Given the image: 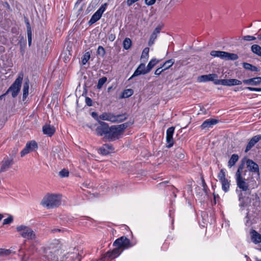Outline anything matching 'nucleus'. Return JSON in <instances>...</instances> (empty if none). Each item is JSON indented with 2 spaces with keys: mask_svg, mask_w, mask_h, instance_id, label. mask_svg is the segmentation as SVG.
I'll list each match as a JSON object with an SVG mask.
<instances>
[{
  "mask_svg": "<svg viewBox=\"0 0 261 261\" xmlns=\"http://www.w3.org/2000/svg\"><path fill=\"white\" fill-rule=\"evenodd\" d=\"M41 203L48 208H53L60 204L61 197L59 195L47 194L43 198Z\"/></svg>",
  "mask_w": 261,
  "mask_h": 261,
  "instance_id": "f257e3e1",
  "label": "nucleus"
},
{
  "mask_svg": "<svg viewBox=\"0 0 261 261\" xmlns=\"http://www.w3.org/2000/svg\"><path fill=\"white\" fill-rule=\"evenodd\" d=\"M17 231L20 235L24 239L29 240H36L37 236L33 230L29 226L20 225L16 227Z\"/></svg>",
  "mask_w": 261,
  "mask_h": 261,
  "instance_id": "f03ea898",
  "label": "nucleus"
},
{
  "mask_svg": "<svg viewBox=\"0 0 261 261\" xmlns=\"http://www.w3.org/2000/svg\"><path fill=\"white\" fill-rule=\"evenodd\" d=\"M128 126V123H124L118 125H113L110 127V132L108 134V139L111 140L118 139L124 130Z\"/></svg>",
  "mask_w": 261,
  "mask_h": 261,
  "instance_id": "7ed1b4c3",
  "label": "nucleus"
},
{
  "mask_svg": "<svg viewBox=\"0 0 261 261\" xmlns=\"http://www.w3.org/2000/svg\"><path fill=\"white\" fill-rule=\"evenodd\" d=\"M23 77V74L22 72L19 73L14 82L6 91V93L11 92L12 96L13 98L16 97L20 91Z\"/></svg>",
  "mask_w": 261,
  "mask_h": 261,
  "instance_id": "20e7f679",
  "label": "nucleus"
},
{
  "mask_svg": "<svg viewBox=\"0 0 261 261\" xmlns=\"http://www.w3.org/2000/svg\"><path fill=\"white\" fill-rule=\"evenodd\" d=\"M210 55L214 57H218L225 60L234 61L239 59V56L237 54L224 51L212 50Z\"/></svg>",
  "mask_w": 261,
  "mask_h": 261,
  "instance_id": "39448f33",
  "label": "nucleus"
},
{
  "mask_svg": "<svg viewBox=\"0 0 261 261\" xmlns=\"http://www.w3.org/2000/svg\"><path fill=\"white\" fill-rule=\"evenodd\" d=\"M113 245L119 248V250H122V252H123L124 249H128L133 246L134 245L126 237L122 236L116 239L114 242Z\"/></svg>",
  "mask_w": 261,
  "mask_h": 261,
  "instance_id": "423d86ee",
  "label": "nucleus"
},
{
  "mask_svg": "<svg viewBox=\"0 0 261 261\" xmlns=\"http://www.w3.org/2000/svg\"><path fill=\"white\" fill-rule=\"evenodd\" d=\"M245 163H246L247 168L248 170L250 172L256 174L257 179L259 178L260 174L258 165L251 159H247L245 161Z\"/></svg>",
  "mask_w": 261,
  "mask_h": 261,
  "instance_id": "0eeeda50",
  "label": "nucleus"
},
{
  "mask_svg": "<svg viewBox=\"0 0 261 261\" xmlns=\"http://www.w3.org/2000/svg\"><path fill=\"white\" fill-rule=\"evenodd\" d=\"M98 123L99 125L96 128V134L100 136H102L103 135H108L110 132V127L108 124L101 121H98Z\"/></svg>",
  "mask_w": 261,
  "mask_h": 261,
  "instance_id": "6e6552de",
  "label": "nucleus"
},
{
  "mask_svg": "<svg viewBox=\"0 0 261 261\" xmlns=\"http://www.w3.org/2000/svg\"><path fill=\"white\" fill-rule=\"evenodd\" d=\"M242 82L237 79H223L216 81L215 85H222L227 86H232L235 85H240Z\"/></svg>",
  "mask_w": 261,
  "mask_h": 261,
  "instance_id": "1a4fd4ad",
  "label": "nucleus"
},
{
  "mask_svg": "<svg viewBox=\"0 0 261 261\" xmlns=\"http://www.w3.org/2000/svg\"><path fill=\"white\" fill-rule=\"evenodd\" d=\"M246 179L243 176L236 177V182L238 187L243 191L249 190V185L246 182Z\"/></svg>",
  "mask_w": 261,
  "mask_h": 261,
  "instance_id": "9d476101",
  "label": "nucleus"
},
{
  "mask_svg": "<svg viewBox=\"0 0 261 261\" xmlns=\"http://www.w3.org/2000/svg\"><path fill=\"white\" fill-rule=\"evenodd\" d=\"M175 128L173 126L168 128L166 132V142L168 143L167 147L169 148L171 147L174 144L173 135L174 132Z\"/></svg>",
  "mask_w": 261,
  "mask_h": 261,
  "instance_id": "9b49d317",
  "label": "nucleus"
},
{
  "mask_svg": "<svg viewBox=\"0 0 261 261\" xmlns=\"http://www.w3.org/2000/svg\"><path fill=\"white\" fill-rule=\"evenodd\" d=\"M218 75L215 73H212L206 75H202L198 77V81L199 82H206L208 81H213L215 84L216 81L219 80L217 79Z\"/></svg>",
  "mask_w": 261,
  "mask_h": 261,
  "instance_id": "f8f14e48",
  "label": "nucleus"
},
{
  "mask_svg": "<svg viewBox=\"0 0 261 261\" xmlns=\"http://www.w3.org/2000/svg\"><path fill=\"white\" fill-rule=\"evenodd\" d=\"M261 140V135H258L253 137L249 141L247 145L245 152L249 151L258 141Z\"/></svg>",
  "mask_w": 261,
  "mask_h": 261,
  "instance_id": "ddd939ff",
  "label": "nucleus"
},
{
  "mask_svg": "<svg viewBox=\"0 0 261 261\" xmlns=\"http://www.w3.org/2000/svg\"><path fill=\"white\" fill-rule=\"evenodd\" d=\"M122 252V250H119V248L116 247L112 251H108L106 254L105 257L112 260L118 257Z\"/></svg>",
  "mask_w": 261,
  "mask_h": 261,
  "instance_id": "4468645a",
  "label": "nucleus"
},
{
  "mask_svg": "<svg viewBox=\"0 0 261 261\" xmlns=\"http://www.w3.org/2000/svg\"><path fill=\"white\" fill-rule=\"evenodd\" d=\"M218 120L216 119H206L202 123V124L200 126V127L202 129L212 127L213 125L218 123Z\"/></svg>",
  "mask_w": 261,
  "mask_h": 261,
  "instance_id": "2eb2a0df",
  "label": "nucleus"
},
{
  "mask_svg": "<svg viewBox=\"0 0 261 261\" xmlns=\"http://www.w3.org/2000/svg\"><path fill=\"white\" fill-rule=\"evenodd\" d=\"M115 115L111 113H103L101 115L98 116V119L102 120L111 121V122H115Z\"/></svg>",
  "mask_w": 261,
  "mask_h": 261,
  "instance_id": "dca6fc26",
  "label": "nucleus"
},
{
  "mask_svg": "<svg viewBox=\"0 0 261 261\" xmlns=\"http://www.w3.org/2000/svg\"><path fill=\"white\" fill-rule=\"evenodd\" d=\"M243 83L248 85L257 86L261 83V77L258 76L243 81Z\"/></svg>",
  "mask_w": 261,
  "mask_h": 261,
  "instance_id": "f3484780",
  "label": "nucleus"
},
{
  "mask_svg": "<svg viewBox=\"0 0 261 261\" xmlns=\"http://www.w3.org/2000/svg\"><path fill=\"white\" fill-rule=\"evenodd\" d=\"M42 131L44 134L51 137L55 133V128L53 126L46 124L43 126Z\"/></svg>",
  "mask_w": 261,
  "mask_h": 261,
  "instance_id": "a211bd4d",
  "label": "nucleus"
},
{
  "mask_svg": "<svg viewBox=\"0 0 261 261\" xmlns=\"http://www.w3.org/2000/svg\"><path fill=\"white\" fill-rule=\"evenodd\" d=\"M13 164V159H4L2 162V166L1 168V172H5L7 171L9 168Z\"/></svg>",
  "mask_w": 261,
  "mask_h": 261,
  "instance_id": "6ab92c4d",
  "label": "nucleus"
},
{
  "mask_svg": "<svg viewBox=\"0 0 261 261\" xmlns=\"http://www.w3.org/2000/svg\"><path fill=\"white\" fill-rule=\"evenodd\" d=\"M245 159L242 160L240 164L238 170L236 173V177L242 176V174L245 171Z\"/></svg>",
  "mask_w": 261,
  "mask_h": 261,
  "instance_id": "aec40b11",
  "label": "nucleus"
},
{
  "mask_svg": "<svg viewBox=\"0 0 261 261\" xmlns=\"http://www.w3.org/2000/svg\"><path fill=\"white\" fill-rule=\"evenodd\" d=\"M29 80L26 79L23 85V100L25 99L29 94Z\"/></svg>",
  "mask_w": 261,
  "mask_h": 261,
  "instance_id": "412c9836",
  "label": "nucleus"
},
{
  "mask_svg": "<svg viewBox=\"0 0 261 261\" xmlns=\"http://www.w3.org/2000/svg\"><path fill=\"white\" fill-rule=\"evenodd\" d=\"M102 15L99 12L96 11L94 14L92 16L91 19L89 21V24H92L100 19Z\"/></svg>",
  "mask_w": 261,
  "mask_h": 261,
  "instance_id": "4be33fe9",
  "label": "nucleus"
},
{
  "mask_svg": "<svg viewBox=\"0 0 261 261\" xmlns=\"http://www.w3.org/2000/svg\"><path fill=\"white\" fill-rule=\"evenodd\" d=\"M239 160V156L237 154H233L228 162V166L231 168Z\"/></svg>",
  "mask_w": 261,
  "mask_h": 261,
  "instance_id": "5701e85b",
  "label": "nucleus"
},
{
  "mask_svg": "<svg viewBox=\"0 0 261 261\" xmlns=\"http://www.w3.org/2000/svg\"><path fill=\"white\" fill-rule=\"evenodd\" d=\"M243 66L245 69L250 70L251 71H259V69H258L257 67L248 63H243Z\"/></svg>",
  "mask_w": 261,
  "mask_h": 261,
  "instance_id": "b1692460",
  "label": "nucleus"
},
{
  "mask_svg": "<svg viewBox=\"0 0 261 261\" xmlns=\"http://www.w3.org/2000/svg\"><path fill=\"white\" fill-rule=\"evenodd\" d=\"M27 30V35L28 38V45L29 46L31 45L32 43V31L31 27L30 22L27 23L26 24Z\"/></svg>",
  "mask_w": 261,
  "mask_h": 261,
  "instance_id": "393cba45",
  "label": "nucleus"
},
{
  "mask_svg": "<svg viewBox=\"0 0 261 261\" xmlns=\"http://www.w3.org/2000/svg\"><path fill=\"white\" fill-rule=\"evenodd\" d=\"M159 62V60L156 59H151L148 63L147 66V72H149L153 68V67Z\"/></svg>",
  "mask_w": 261,
  "mask_h": 261,
  "instance_id": "a878e982",
  "label": "nucleus"
},
{
  "mask_svg": "<svg viewBox=\"0 0 261 261\" xmlns=\"http://www.w3.org/2000/svg\"><path fill=\"white\" fill-rule=\"evenodd\" d=\"M134 93V91L131 89H127L124 90L120 96L121 98H128L131 96Z\"/></svg>",
  "mask_w": 261,
  "mask_h": 261,
  "instance_id": "bb28decb",
  "label": "nucleus"
},
{
  "mask_svg": "<svg viewBox=\"0 0 261 261\" xmlns=\"http://www.w3.org/2000/svg\"><path fill=\"white\" fill-rule=\"evenodd\" d=\"M251 51L255 54L261 57V47L257 44L252 45Z\"/></svg>",
  "mask_w": 261,
  "mask_h": 261,
  "instance_id": "cd10ccee",
  "label": "nucleus"
},
{
  "mask_svg": "<svg viewBox=\"0 0 261 261\" xmlns=\"http://www.w3.org/2000/svg\"><path fill=\"white\" fill-rule=\"evenodd\" d=\"M128 115L126 114H119L115 115V122H121L127 118Z\"/></svg>",
  "mask_w": 261,
  "mask_h": 261,
  "instance_id": "c85d7f7f",
  "label": "nucleus"
},
{
  "mask_svg": "<svg viewBox=\"0 0 261 261\" xmlns=\"http://www.w3.org/2000/svg\"><path fill=\"white\" fill-rule=\"evenodd\" d=\"M252 239L253 242L256 243H261V235L258 233L256 231L253 230L252 232Z\"/></svg>",
  "mask_w": 261,
  "mask_h": 261,
  "instance_id": "c756f323",
  "label": "nucleus"
},
{
  "mask_svg": "<svg viewBox=\"0 0 261 261\" xmlns=\"http://www.w3.org/2000/svg\"><path fill=\"white\" fill-rule=\"evenodd\" d=\"M25 146L30 151H32L38 148L37 143L34 141L27 143Z\"/></svg>",
  "mask_w": 261,
  "mask_h": 261,
  "instance_id": "7c9ffc66",
  "label": "nucleus"
},
{
  "mask_svg": "<svg viewBox=\"0 0 261 261\" xmlns=\"http://www.w3.org/2000/svg\"><path fill=\"white\" fill-rule=\"evenodd\" d=\"M174 63V60L173 59H170L167 61H166L162 65V67L164 68L163 69L164 70L169 68L170 67H171L173 64Z\"/></svg>",
  "mask_w": 261,
  "mask_h": 261,
  "instance_id": "2f4dec72",
  "label": "nucleus"
},
{
  "mask_svg": "<svg viewBox=\"0 0 261 261\" xmlns=\"http://www.w3.org/2000/svg\"><path fill=\"white\" fill-rule=\"evenodd\" d=\"M175 156L178 159H184L185 157V154L184 150L181 148H177L175 150Z\"/></svg>",
  "mask_w": 261,
  "mask_h": 261,
  "instance_id": "473e14b6",
  "label": "nucleus"
},
{
  "mask_svg": "<svg viewBox=\"0 0 261 261\" xmlns=\"http://www.w3.org/2000/svg\"><path fill=\"white\" fill-rule=\"evenodd\" d=\"M222 184V188L224 191L227 192L229 191V182L228 179H225L224 180L221 181Z\"/></svg>",
  "mask_w": 261,
  "mask_h": 261,
  "instance_id": "72a5a7b5",
  "label": "nucleus"
},
{
  "mask_svg": "<svg viewBox=\"0 0 261 261\" xmlns=\"http://www.w3.org/2000/svg\"><path fill=\"white\" fill-rule=\"evenodd\" d=\"M132 45V41L128 38H126L123 42V46L125 49H128Z\"/></svg>",
  "mask_w": 261,
  "mask_h": 261,
  "instance_id": "f704fd0d",
  "label": "nucleus"
},
{
  "mask_svg": "<svg viewBox=\"0 0 261 261\" xmlns=\"http://www.w3.org/2000/svg\"><path fill=\"white\" fill-rule=\"evenodd\" d=\"M107 78L105 76H103L98 80V84L97 85V88L98 89H100L103 85L107 82Z\"/></svg>",
  "mask_w": 261,
  "mask_h": 261,
  "instance_id": "c9c22d12",
  "label": "nucleus"
},
{
  "mask_svg": "<svg viewBox=\"0 0 261 261\" xmlns=\"http://www.w3.org/2000/svg\"><path fill=\"white\" fill-rule=\"evenodd\" d=\"M90 58V53L89 51L86 52L84 55L83 57H82V64L83 65H85L87 63L88 60H89Z\"/></svg>",
  "mask_w": 261,
  "mask_h": 261,
  "instance_id": "e433bc0d",
  "label": "nucleus"
},
{
  "mask_svg": "<svg viewBox=\"0 0 261 261\" xmlns=\"http://www.w3.org/2000/svg\"><path fill=\"white\" fill-rule=\"evenodd\" d=\"M97 54L102 57H104L106 54L105 49L101 46H99L97 50Z\"/></svg>",
  "mask_w": 261,
  "mask_h": 261,
  "instance_id": "4c0bfd02",
  "label": "nucleus"
},
{
  "mask_svg": "<svg viewBox=\"0 0 261 261\" xmlns=\"http://www.w3.org/2000/svg\"><path fill=\"white\" fill-rule=\"evenodd\" d=\"M11 253V251L9 249H0V257L5 256H8Z\"/></svg>",
  "mask_w": 261,
  "mask_h": 261,
  "instance_id": "58836bf2",
  "label": "nucleus"
},
{
  "mask_svg": "<svg viewBox=\"0 0 261 261\" xmlns=\"http://www.w3.org/2000/svg\"><path fill=\"white\" fill-rule=\"evenodd\" d=\"M99 152L100 154L102 155H108L110 152H109V150L107 149V148L105 147V145H103L99 149Z\"/></svg>",
  "mask_w": 261,
  "mask_h": 261,
  "instance_id": "ea45409f",
  "label": "nucleus"
},
{
  "mask_svg": "<svg viewBox=\"0 0 261 261\" xmlns=\"http://www.w3.org/2000/svg\"><path fill=\"white\" fill-rule=\"evenodd\" d=\"M46 256L47 259L50 261H56L58 259V258L52 252H49L48 254H46Z\"/></svg>",
  "mask_w": 261,
  "mask_h": 261,
  "instance_id": "a19ab883",
  "label": "nucleus"
},
{
  "mask_svg": "<svg viewBox=\"0 0 261 261\" xmlns=\"http://www.w3.org/2000/svg\"><path fill=\"white\" fill-rule=\"evenodd\" d=\"M218 177L220 181L226 179L225 178V173L223 169H221L220 170L218 175Z\"/></svg>",
  "mask_w": 261,
  "mask_h": 261,
  "instance_id": "79ce46f5",
  "label": "nucleus"
},
{
  "mask_svg": "<svg viewBox=\"0 0 261 261\" xmlns=\"http://www.w3.org/2000/svg\"><path fill=\"white\" fill-rule=\"evenodd\" d=\"M149 48L148 47H145L142 51V53L141 55V59L148 58V55H149Z\"/></svg>",
  "mask_w": 261,
  "mask_h": 261,
  "instance_id": "37998d69",
  "label": "nucleus"
},
{
  "mask_svg": "<svg viewBox=\"0 0 261 261\" xmlns=\"http://www.w3.org/2000/svg\"><path fill=\"white\" fill-rule=\"evenodd\" d=\"M141 74H145V72H141L138 69H136V70L134 72L133 74L132 75V76L129 79V80H130L133 79L134 77L139 76Z\"/></svg>",
  "mask_w": 261,
  "mask_h": 261,
  "instance_id": "c03bdc74",
  "label": "nucleus"
},
{
  "mask_svg": "<svg viewBox=\"0 0 261 261\" xmlns=\"http://www.w3.org/2000/svg\"><path fill=\"white\" fill-rule=\"evenodd\" d=\"M107 6H108L107 3H105V4H102L96 11L99 12L100 14L102 15V13L105 11Z\"/></svg>",
  "mask_w": 261,
  "mask_h": 261,
  "instance_id": "a18cd8bd",
  "label": "nucleus"
},
{
  "mask_svg": "<svg viewBox=\"0 0 261 261\" xmlns=\"http://www.w3.org/2000/svg\"><path fill=\"white\" fill-rule=\"evenodd\" d=\"M59 175L62 177H67L69 175V172L67 170L63 169L59 172Z\"/></svg>",
  "mask_w": 261,
  "mask_h": 261,
  "instance_id": "49530a36",
  "label": "nucleus"
},
{
  "mask_svg": "<svg viewBox=\"0 0 261 261\" xmlns=\"http://www.w3.org/2000/svg\"><path fill=\"white\" fill-rule=\"evenodd\" d=\"M137 69L141 72H145V74L148 73V72H147V68L145 67V65L144 63L140 64Z\"/></svg>",
  "mask_w": 261,
  "mask_h": 261,
  "instance_id": "de8ad7c7",
  "label": "nucleus"
},
{
  "mask_svg": "<svg viewBox=\"0 0 261 261\" xmlns=\"http://www.w3.org/2000/svg\"><path fill=\"white\" fill-rule=\"evenodd\" d=\"M13 220V219L12 216H10L8 218L4 220L3 224L6 225V224H10L12 222Z\"/></svg>",
  "mask_w": 261,
  "mask_h": 261,
  "instance_id": "09e8293b",
  "label": "nucleus"
},
{
  "mask_svg": "<svg viewBox=\"0 0 261 261\" xmlns=\"http://www.w3.org/2000/svg\"><path fill=\"white\" fill-rule=\"evenodd\" d=\"M243 39L245 41H252L255 40L256 38L252 36L247 35L243 37Z\"/></svg>",
  "mask_w": 261,
  "mask_h": 261,
  "instance_id": "8fccbe9b",
  "label": "nucleus"
},
{
  "mask_svg": "<svg viewBox=\"0 0 261 261\" xmlns=\"http://www.w3.org/2000/svg\"><path fill=\"white\" fill-rule=\"evenodd\" d=\"M105 147L107 148L108 150H109V152L111 153V152H113L114 150V148L113 146V145L111 144H104Z\"/></svg>",
  "mask_w": 261,
  "mask_h": 261,
  "instance_id": "3c124183",
  "label": "nucleus"
},
{
  "mask_svg": "<svg viewBox=\"0 0 261 261\" xmlns=\"http://www.w3.org/2000/svg\"><path fill=\"white\" fill-rule=\"evenodd\" d=\"M115 39V35L111 32V31L109 32L108 35V39L110 41H113Z\"/></svg>",
  "mask_w": 261,
  "mask_h": 261,
  "instance_id": "603ef678",
  "label": "nucleus"
},
{
  "mask_svg": "<svg viewBox=\"0 0 261 261\" xmlns=\"http://www.w3.org/2000/svg\"><path fill=\"white\" fill-rule=\"evenodd\" d=\"M71 254H73V256H71L72 257L74 258L75 257V259H77V261H81L82 257L79 252H74L73 253H71Z\"/></svg>",
  "mask_w": 261,
  "mask_h": 261,
  "instance_id": "864d4df0",
  "label": "nucleus"
},
{
  "mask_svg": "<svg viewBox=\"0 0 261 261\" xmlns=\"http://www.w3.org/2000/svg\"><path fill=\"white\" fill-rule=\"evenodd\" d=\"M30 152V150L25 146V148L21 151L20 154L21 156H24Z\"/></svg>",
  "mask_w": 261,
  "mask_h": 261,
  "instance_id": "5fc2aeb1",
  "label": "nucleus"
},
{
  "mask_svg": "<svg viewBox=\"0 0 261 261\" xmlns=\"http://www.w3.org/2000/svg\"><path fill=\"white\" fill-rule=\"evenodd\" d=\"M245 89L249 90L251 91H261V88H254L251 87H247Z\"/></svg>",
  "mask_w": 261,
  "mask_h": 261,
  "instance_id": "6e6d98bb",
  "label": "nucleus"
},
{
  "mask_svg": "<svg viewBox=\"0 0 261 261\" xmlns=\"http://www.w3.org/2000/svg\"><path fill=\"white\" fill-rule=\"evenodd\" d=\"M161 68H163L162 67H160V68H158L156 69L154 72V74L156 75H159L161 74L162 72H163L164 71H165L163 69H161Z\"/></svg>",
  "mask_w": 261,
  "mask_h": 261,
  "instance_id": "4d7b16f0",
  "label": "nucleus"
},
{
  "mask_svg": "<svg viewBox=\"0 0 261 261\" xmlns=\"http://www.w3.org/2000/svg\"><path fill=\"white\" fill-rule=\"evenodd\" d=\"M156 0H145V4L148 6L153 5L155 3Z\"/></svg>",
  "mask_w": 261,
  "mask_h": 261,
  "instance_id": "13d9d810",
  "label": "nucleus"
},
{
  "mask_svg": "<svg viewBox=\"0 0 261 261\" xmlns=\"http://www.w3.org/2000/svg\"><path fill=\"white\" fill-rule=\"evenodd\" d=\"M86 103L88 106H91L92 105V101L91 98L87 97L85 99Z\"/></svg>",
  "mask_w": 261,
  "mask_h": 261,
  "instance_id": "bf43d9fd",
  "label": "nucleus"
},
{
  "mask_svg": "<svg viewBox=\"0 0 261 261\" xmlns=\"http://www.w3.org/2000/svg\"><path fill=\"white\" fill-rule=\"evenodd\" d=\"M65 231V230L64 229H54L51 230V232L53 233H55V232H63Z\"/></svg>",
  "mask_w": 261,
  "mask_h": 261,
  "instance_id": "052dcab7",
  "label": "nucleus"
},
{
  "mask_svg": "<svg viewBox=\"0 0 261 261\" xmlns=\"http://www.w3.org/2000/svg\"><path fill=\"white\" fill-rule=\"evenodd\" d=\"M160 31L161 28L159 27H158L155 28V29L154 30L152 33H155V34L157 35L158 34L160 33Z\"/></svg>",
  "mask_w": 261,
  "mask_h": 261,
  "instance_id": "680f3d73",
  "label": "nucleus"
},
{
  "mask_svg": "<svg viewBox=\"0 0 261 261\" xmlns=\"http://www.w3.org/2000/svg\"><path fill=\"white\" fill-rule=\"evenodd\" d=\"M157 35L155 34V33H152L151 35L150 36V40H152V41H155V40L156 39Z\"/></svg>",
  "mask_w": 261,
  "mask_h": 261,
  "instance_id": "e2e57ef3",
  "label": "nucleus"
},
{
  "mask_svg": "<svg viewBox=\"0 0 261 261\" xmlns=\"http://www.w3.org/2000/svg\"><path fill=\"white\" fill-rule=\"evenodd\" d=\"M154 41H152V40H150V39H149V40L148 42V45L151 46L154 43Z\"/></svg>",
  "mask_w": 261,
  "mask_h": 261,
  "instance_id": "0e129e2a",
  "label": "nucleus"
},
{
  "mask_svg": "<svg viewBox=\"0 0 261 261\" xmlns=\"http://www.w3.org/2000/svg\"><path fill=\"white\" fill-rule=\"evenodd\" d=\"M202 186H203L204 189H205V187H207L203 179H202Z\"/></svg>",
  "mask_w": 261,
  "mask_h": 261,
  "instance_id": "69168bd1",
  "label": "nucleus"
},
{
  "mask_svg": "<svg viewBox=\"0 0 261 261\" xmlns=\"http://www.w3.org/2000/svg\"><path fill=\"white\" fill-rule=\"evenodd\" d=\"M24 22H25V24H26L27 23L29 22V19H28V18H27V17H24Z\"/></svg>",
  "mask_w": 261,
  "mask_h": 261,
  "instance_id": "338daca9",
  "label": "nucleus"
},
{
  "mask_svg": "<svg viewBox=\"0 0 261 261\" xmlns=\"http://www.w3.org/2000/svg\"><path fill=\"white\" fill-rule=\"evenodd\" d=\"M92 116L93 117H95V116H97V114H96V113H95V112H92Z\"/></svg>",
  "mask_w": 261,
  "mask_h": 261,
  "instance_id": "774afa93",
  "label": "nucleus"
}]
</instances>
